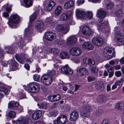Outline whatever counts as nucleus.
I'll use <instances>...</instances> for the list:
<instances>
[{
	"label": "nucleus",
	"mask_w": 124,
	"mask_h": 124,
	"mask_svg": "<svg viewBox=\"0 0 124 124\" xmlns=\"http://www.w3.org/2000/svg\"><path fill=\"white\" fill-rule=\"evenodd\" d=\"M55 29L58 33L62 35L67 33L69 31L70 28L68 25L63 23L57 25Z\"/></svg>",
	"instance_id": "1"
},
{
	"label": "nucleus",
	"mask_w": 124,
	"mask_h": 124,
	"mask_svg": "<svg viewBox=\"0 0 124 124\" xmlns=\"http://www.w3.org/2000/svg\"><path fill=\"white\" fill-rule=\"evenodd\" d=\"M20 22V18L18 15L16 14H12L8 19V22L10 27L12 28L16 27L15 24L17 23Z\"/></svg>",
	"instance_id": "2"
},
{
	"label": "nucleus",
	"mask_w": 124,
	"mask_h": 124,
	"mask_svg": "<svg viewBox=\"0 0 124 124\" xmlns=\"http://www.w3.org/2000/svg\"><path fill=\"white\" fill-rule=\"evenodd\" d=\"M87 104V105L85 106L84 108V112L81 114V115L82 116L83 118L87 119H89V117L90 116L88 112L92 109L93 107V105L91 104H89L88 103Z\"/></svg>",
	"instance_id": "3"
},
{
	"label": "nucleus",
	"mask_w": 124,
	"mask_h": 124,
	"mask_svg": "<svg viewBox=\"0 0 124 124\" xmlns=\"http://www.w3.org/2000/svg\"><path fill=\"white\" fill-rule=\"evenodd\" d=\"M31 120L29 118L23 117L22 116L19 117L16 121H13V124H30Z\"/></svg>",
	"instance_id": "4"
},
{
	"label": "nucleus",
	"mask_w": 124,
	"mask_h": 124,
	"mask_svg": "<svg viewBox=\"0 0 124 124\" xmlns=\"http://www.w3.org/2000/svg\"><path fill=\"white\" fill-rule=\"evenodd\" d=\"M32 32V30L29 27L25 29L24 34V38L26 39V40H25V43L29 42L32 40L31 33Z\"/></svg>",
	"instance_id": "5"
},
{
	"label": "nucleus",
	"mask_w": 124,
	"mask_h": 124,
	"mask_svg": "<svg viewBox=\"0 0 124 124\" xmlns=\"http://www.w3.org/2000/svg\"><path fill=\"white\" fill-rule=\"evenodd\" d=\"M40 87L38 84L36 82L31 83L29 84V90L30 92L33 93L38 92Z\"/></svg>",
	"instance_id": "6"
},
{
	"label": "nucleus",
	"mask_w": 124,
	"mask_h": 124,
	"mask_svg": "<svg viewBox=\"0 0 124 124\" xmlns=\"http://www.w3.org/2000/svg\"><path fill=\"white\" fill-rule=\"evenodd\" d=\"M52 77L48 74L44 75L41 78V82L44 84L48 85L51 84L52 82Z\"/></svg>",
	"instance_id": "7"
},
{
	"label": "nucleus",
	"mask_w": 124,
	"mask_h": 124,
	"mask_svg": "<svg viewBox=\"0 0 124 124\" xmlns=\"http://www.w3.org/2000/svg\"><path fill=\"white\" fill-rule=\"evenodd\" d=\"M67 118L66 116L61 115L58 117L57 120L54 121V124H65L67 122Z\"/></svg>",
	"instance_id": "8"
},
{
	"label": "nucleus",
	"mask_w": 124,
	"mask_h": 124,
	"mask_svg": "<svg viewBox=\"0 0 124 124\" xmlns=\"http://www.w3.org/2000/svg\"><path fill=\"white\" fill-rule=\"evenodd\" d=\"M116 39L117 40L116 42L119 46H121L124 44V36L119 31L117 32L115 36Z\"/></svg>",
	"instance_id": "9"
},
{
	"label": "nucleus",
	"mask_w": 124,
	"mask_h": 124,
	"mask_svg": "<svg viewBox=\"0 0 124 124\" xmlns=\"http://www.w3.org/2000/svg\"><path fill=\"white\" fill-rule=\"evenodd\" d=\"M61 72L62 73L71 75L73 73V71L69 67L68 65H66L61 68Z\"/></svg>",
	"instance_id": "10"
},
{
	"label": "nucleus",
	"mask_w": 124,
	"mask_h": 124,
	"mask_svg": "<svg viewBox=\"0 0 124 124\" xmlns=\"http://www.w3.org/2000/svg\"><path fill=\"white\" fill-rule=\"evenodd\" d=\"M72 14V12L70 11H68L62 13L60 16L61 20L63 21H66L70 18Z\"/></svg>",
	"instance_id": "11"
},
{
	"label": "nucleus",
	"mask_w": 124,
	"mask_h": 124,
	"mask_svg": "<svg viewBox=\"0 0 124 124\" xmlns=\"http://www.w3.org/2000/svg\"><path fill=\"white\" fill-rule=\"evenodd\" d=\"M93 42L96 46H100L103 44V40L102 38L98 37H95L93 39Z\"/></svg>",
	"instance_id": "12"
},
{
	"label": "nucleus",
	"mask_w": 124,
	"mask_h": 124,
	"mask_svg": "<svg viewBox=\"0 0 124 124\" xmlns=\"http://www.w3.org/2000/svg\"><path fill=\"white\" fill-rule=\"evenodd\" d=\"M56 36L55 34L51 31L47 32L45 34V37L47 40L51 41L56 38Z\"/></svg>",
	"instance_id": "13"
},
{
	"label": "nucleus",
	"mask_w": 124,
	"mask_h": 124,
	"mask_svg": "<svg viewBox=\"0 0 124 124\" xmlns=\"http://www.w3.org/2000/svg\"><path fill=\"white\" fill-rule=\"evenodd\" d=\"M70 54L73 56H79L82 52L81 49L78 48H73L70 50Z\"/></svg>",
	"instance_id": "14"
},
{
	"label": "nucleus",
	"mask_w": 124,
	"mask_h": 124,
	"mask_svg": "<svg viewBox=\"0 0 124 124\" xmlns=\"http://www.w3.org/2000/svg\"><path fill=\"white\" fill-rule=\"evenodd\" d=\"M25 54L24 53H20V55L16 54L15 56L16 60L21 63H23L25 58Z\"/></svg>",
	"instance_id": "15"
},
{
	"label": "nucleus",
	"mask_w": 124,
	"mask_h": 124,
	"mask_svg": "<svg viewBox=\"0 0 124 124\" xmlns=\"http://www.w3.org/2000/svg\"><path fill=\"white\" fill-rule=\"evenodd\" d=\"M88 71V70L86 68H81L77 70V74L78 76H83L87 74Z\"/></svg>",
	"instance_id": "16"
},
{
	"label": "nucleus",
	"mask_w": 124,
	"mask_h": 124,
	"mask_svg": "<svg viewBox=\"0 0 124 124\" xmlns=\"http://www.w3.org/2000/svg\"><path fill=\"white\" fill-rule=\"evenodd\" d=\"M79 117V113L76 111L73 112L70 114V120L71 121L76 120Z\"/></svg>",
	"instance_id": "17"
},
{
	"label": "nucleus",
	"mask_w": 124,
	"mask_h": 124,
	"mask_svg": "<svg viewBox=\"0 0 124 124\" xmlns=\"http://www.w3.org/2000/svg\"><path fill=\"white\" fill-rule=\"evenodd\" d=\"M82 47L85 49L92 50L94 48L93 46L89 42H85L82 45Z\"/></svg>",
	"instance_id": "18"
},
{
	"label": "nucleus",
	"mask_w": 124,
	"mask_h": 124,
	"mask_svg": "<svg viewBox=\"0 0 124 124\" xmlns=\"http://www.w3.org/2000/svg\"><path fill=\"white\" fill-rule=\"evenodd\" d=\"M82 32L84 34L89 36L91 34L92 31L90 28L85 26L82 29Z\"/></svg>",
	"instance_id": "19"
},
{
	"label": "nucleus",
	"mask_w": 124,
	"mask_h": 124,
	"mask_svg": "<svg viewBox=\"0 0 124 124\" xmlns=\"http://www.w3.org/2000/svg\"><path fill=\"white\" fill-rule=\"evenodd\" d=\"M77 40V39L75 36H71L68 39L67 44L69 45H73L76 42Z\"/></svg>",
	"instance_id": "20"
},
{
	"label": "nucleus",
	"mask_w": 124,
	"mask_h": 124,
	"mask_svg": "<svg viewBox=\"0 0 124 124\" xmlns=\"http://www.w3.org/2000/svg\"><path fill=\"white\" fill-rule=\"evenodd\" d=\"M76 14L78 18H83L85 17V13L78 9H76Z\"/></svg>",
	"instance_id": "21"
},
{
	"label": "nucleus",
	"mask_w": 124,
	"mask_h": 124,
	"mask_svg": "<svg viewBox=\"0 0 124 124\" xmlns=\"http://www.w3.org/2000/svg\"><path fill=\"white\" fill-rule=\"evenodd\" d=\"M44 26V24L42 21H37L35 26V28L37 30L40 31L42 29Z\"/></svg>",
	"instance_id": "22"
},
{
	"label": "nucleus",
	"mask_w": 124,
	"mask_h": 124,
	"mask_svg": "<svg viewBox=\"0 0 124 124\" xmlns=\"http://www.w3.org/2000/svg\"><path fill=\"white\" fill-rule=\"evenodd\" d=\"M41 115V112L40 111H38L34 112L32 115V117L33 119L37 120L39 119Z\"/></svg>",
	"instance_id": "23"
},
{
	"label": "nucleus",
	"mask_w": 124,
	"mask_h": 124,
	"mask_svg": "<svg viewBox=\"0 0 124 124\" xmlns=\"http://www.w3.org/2000/svg\"><path fill=\"white\" fill-rule=\"evenodd\" d=\"M10 64L12 66L11 70H15L16 67L18 65V63L15 60L14 57H13L11 59L10 63Z\"/></svg>",
	"instance_id": "24"
},
{
	"label": "nucleus",
	"mask_w": 124,
	"mask_h": 124,
	"mask_svg": "<svg viewBox=\"0 0 124 124\" xmlns=\"http://www.w3.org/2000/svg\"><path fill=\"white\" fill-rule=\"evenodd\" d=\"M95 86V88L97 89L102 90L103 89V85L102 82L97 81Z\"/></svg>",
	"instance_id": "25"
},
{
	"label": "nucleus",
	"mask_w": 124,
	"mask_h": 124,
	"mask_svg": "<svg viewBox=\"0 0 124 124\" xmlns=\"http://www.w3.org/2000/svg\"><path fill=\"white\" fill-rule=\"evenodd\" d=\"M74 3L73 1L70 0L67 2L64 5V8L67 9L70 7H72L74 5Z\"/></svg>",
	"instance_id": "26"
},
{
	"label": "nucleus",
	"mask_w": 124,
	"mask_h": 124,
	"mask_svg": "<svg viewBox=\"0 0 124 124\" xmlns=\"http://www.w3.org/2000/svg\"><path fill=\"white\" fill-rule=\"evenodd\" d=\"M115 108L118 110H122L124 108V103L122 102L117 103L115 106Z\"/></svg>",
	"instance_id": "27"
},
{
	"label": "nucleus",
	"mask_w": 124,
	"mask_h": 124,
	"mask_svg": "<svg viewBox=\"0 0 124 124\" xmlns=\"http://www.w3.org/2000/svg\"><path fill=\"white\" fill-rule=\"evenodd\" d=\"M97 15L98 17L104 18L105 17L106 13L104 10H100L98 12Z\"/></svg>",
	"instance_id": "28"
},
{
	"label": "nucleus",
	"mask_w": 124,
	"mask_h": 124,
	"mask_svg": "<svg viewBox=\"0 0 124 124\" xmlns=\"http://www.w3.org/2000/svg\"><path fill=\"white\" fill-rule=\"evenodd\" d=\"M24 40L22 39L21 38L19 39V41L18 42L17 44L16 45H17V46L19 47H23L24 46L25 44L26 43H25V40H26L24 38Z\"/></svg>",
	"instance_id": "29"
},
{
	"label": "nucleus",
	"mask_w": 124,
	"mask_h": 124,
	"mask_svg": "<svg viewBox=\"0 0 124 124\" xmlns=\"http://www.w3.org/2000/svg\"><path fill=\"white\" fill-rule=\"evenodd\" d=\"M18 105L17 102H15L13 101L9 102L8 104V108H13L16 107Z\"/></svg>",
	"instance_id": "30"
},
{
	"label": "nucleus",
	"mask_w": 124,
	"mask_h": 124,
	"mask_svg": "<svg viewBox=\"0 0 124 124\" xmlns=\"http://www.w3.org/2000/svg\"><path fill=\"white\" fill-rule=\"evenodd\" d=\"M25 4V7L26 8L30 7L32 5L33 1L32 0H23Z\"/></svg>",
	"instance_id": "31"
},
{
	"label": "nucleus",
	"mask_w": 124,
	"mask_h": 124,
	"mask_svg": "<svg viewBox=\"0 0 124 124\" xmlns=\"http://www.w3.org/2000/svg\"><path fill=\"white\" fill-rule=\"evenodd\" d=\"M55 5V3L52 1H50L48 6L46 7L47 10L48 11H50L52 9L53 7Z\"/></svg>",
	"instance_id": "32"
},
{
	"label": "nucleus",
	"mask_w": 124,
	"mask_h": 124,
	"mask_svg": "<svg viewBox=\"0 0 124 124\" xmlns=\"http://www.w3.org/2000/svg\"><path fill=\"white\" fill-rule=\"evenodd\" d=\"M62 8L60 6H57L55 8V13L57 16L59 15L62 12Z\"/></svg>",
	"instance_id": "33"
},
{
	"label": "nucleus",
	"mask_w": 124,
	"mask_h": 124,
	"mask_svg": "<svg viewBox=\"0 0 124 124\" xmlns=\"http://www.w3.org/2000/svg\"><path fill=\"white\" fill-rule=\"evenodd\" d=\"M38 15V12L37 13L36 12H34L32 15L30 16V21L31 22H33L35 19L36 18Z\"/></svg>",
	"instance_id": "34"
},
{
	"label": "nucleus",
	"mask_w": 124,
	"mask_h": 124,
	"mask_svg": "<svg viewBox=\"0 0 124 124\" xmlns=\"http://www.w3.org/2000/svg\"><path fill=\"white\" fill-rule=\"evenodd\" d=\"M49 51L56 55H58L59 52V49L55 48H51L49 49Z\"/></svg>",
	"instance_id": "35"
},
{
	"label": "nucleus",
	"mask_w": 124,
	"mask_h": 124,
	"mask_svg": "<svg viewBox=\"0 0 124 124\" xmlns=\"http://www.w3.org/2000/svg\"><path fill=\"white\" fill-rule=\"evenodd\" d=\"M104 56L108 60L111 58L113 56L112 53H108L103 52Z\"/></svg>",
	"instance_id": "36"
},
{
	"label": "nucleus",
	"mask_w": 124,
	"mask_h": 124,
	"mask_svg": "<svg viewBox=\"0 0 124 124\" xmlns=\"http://www.w3.org/2000/svg\"><path fill=\"white\" fill-rule=\"evenodd\" d=\"M60 57L61 58L64 59L69 58V56L67 53L65 52H62L60 54Z\"/></svg>",
	"instance_id": "37"
},
{
	"label": "nucleus",
	"mask_w": 124,
	"mask_h": 124,
	"mask_svg": "<svg viewBox=\"0 0 124 124\" xmlns=\"http://www.w3.org/2000/svg\"><path fill=\"white\" fill-rule=\"evenodd\" d=\"M93 15L92 12L87 11L85 13V17L86 16L89 19H91L93 17Z\"/></svg>",
	"instance_id": "38"
},
{
	"label": "nucleus",
	"mask_w": 124,
	"mask_h": 124,
	"mask_svg": "<svg viewBox=\"0 0 124 124\" xmlns=\"http://www.w3.org/2000/svg\"><path fill=\"white\" fill-rule=\"evenodd\" d=\"M89 69L90 71L93 73H95L97 72L98 71V68L96 66H95L93 67H90Z\"/></svg>",
	"instance_id": "39"
},
{
	"label": "nucleus",
	"mask_w": 124,
	"mask_h": 124,
	"mask_svg": "<svg viewBox=\"0 0 124 124\" xmlns=\"http://www.w3.org/2000/svg\"><path fill=\"white\" fill-rule=\"evenodd\" d=\"M55 43L58 45H61L63 44L64 42V40L62 39H56L55 41Z\"/></svg>",
	"instance_id": "40"
},
{
	"label": "nucleus",
	"mask_w": 124,
	"mask_h": 124,
	"mask_svg": "<svg viewBox=\"0 0 124 124\" xmlns=\"http://www.w3.org/2000/svg\"><path fill=\"white\" fill-rule=\"evenodd\" d=\"M108 4L107 5L106 8L107 9H112L114 6L113 3L110 2L109 1L108 2Z\"/></svg>",
	"instance_id": "41"
},
{
	"label": "nucleus",
	"mask_w": 124,
	"mask_h": 124,
	"mask_svg": "<svg viewBox=\"0 0 124 124\" xmlns=\"http://www.w3.org/2000/svg\"><path fill=\"white\" fill-rule=\"evenodd\" d=\"M46 20L47 23H49V24L52 26H54L55 25V23L54 20H52L50 17L46 18Z\"/></svg>",
	"instance_id": "42"
},
{
	"label": "nucleus",
	"mask_w": 124,
	"mask_h": 124,
	"mask_svg": "<svg viewBox=\"0 0 124 124\" xmlns=\"http://www.w3.org/2000/svg\"><path fill=\"white\" fill-rule=\"evenodd\" d=\"M38 105L40 109L44 108L47 105V104L46 102H43L40 104L38 103Z\"/></svg>",
	"instance_id": "43"
},
{
	"label": "nucleus",
	"mask_w": 124,
	"mask_h": 124,
	"mask_svg": "<svg viewBox=\"0 0 124 124\" xmlns=\"http://www.w3.org/2000/svg\"><path fill=\"white\" fill-rule=\"evenodd\" d=\"M16 112L14 111H11L9 113V116L11 118H15L16 116Z\"/></svg>",
	"instance_id": "44"
},
{
	"label": "nucleus",
	"mask_w": 124,
	"mask_h": 124,
	"mask_svg": "<svg viewBox=\"0 0 124 124\" xmlns=\"http://www.w3.org/2000/svg\"><path fill=\"white\" fill-rule=\"evenodd\" d=\"M113 48L110 47H106L104 49V52L108 53H112V50Z\"/></svg>",
	"instance_id": "45"
},
{
	"label": "nucleus",
	"mask_w": 124,
	"mask_h": 124,
	"mask_svg": "<svg viewBox=\"0 0 124 124\" xmlns=\"http://www.w3.org/2000/svg\"><path fill=\"white\" fill-rule=\"evenodd\" d=\"M105 97L103 95L100 96H99L98 101L100 103H101L104 101L106 100Z\"/></svg>",
	"instance_id": "46"
},
{
	"label": "nucleus",
	"mask_w": 124,
	"mask_h": 124,
	"mask_svg": "<svg viewBox=\"0 0 124 124\" xmlns=\"http://www.w3.org/2000/svg\"><path fill=\"white\" fill-rule=\"evenodd\" d=\"M5 50L8 53L12 54L13 52V49L12 48L9 47H8L6 48Z\"/></svg>",
	"instance_id": "47"
},
{
	"label": "nucleus",
	"mask_w": 124,
	"mask_h": 124,
	"mask_svg": "<svg viewBox=\"0 0 124 124\" xmlns=\"http://www.w3.org/2000/svg\"><path fill=\"white\" fill-rule=\"evenodd\" d=\"M0 90L4 93L5 94H7L8 91L6 88L5 87H0Z\"/></svg>",
	"instance_id": "48"
},
{
	"label": "nucleus",
	"mask_w": 124,
	"mask_h": 124,
	"mask_svg": "<svg viewBox=\"0 0 124 124\" xmlns=\"http://www.w3.org/2000/svg\"><path fill=\"white\" fill-rule=\"evenodd\" d=\"M122 10L120 9L116 11L115 14L117 17H119L122 16Z\"/></svg>",
	"instance_id": "49"
},
{
	"label": "nucleus",
	"mask_w": 124,
	"mask_h": 124,
	"mask_svg": "<svg viewBox=\"0 0 124 124\" xmlns=\"http://www.w3.org/2000/svg\"><path fill=\"white\" fill-rule=\"evenodd\" d=\"M88 82H91L95 80V77L92 76H88L87 78Z\"/></svg>",
	"instance_id": "50"
},
{
	"label": "nucleus",
	"mask_w": 124,
	"mask_h": 124,
	"mask_svg": "<svg viewBox=\"0 0 124 124\" xmlns=\"http://www.w3.org/2000/svg\"><path fill=\"white\" fill-rule=\"evenodd\" d=\"M54 102L59 101L60 99V96L59 95H54Z\"/></svg>",
	"instance_id": "51"
},
{
	"label": "nucleus",
	"mask_w": 124,
	"mask_h": 124,
	"mask_svg": "<svg viewBox=\"0 0 124 124\" xmlns=\"http://www.w3.org/2000/svg\"><path fill=\"white\" fill-rule=\"evenodd\" d=\"M48 100L50 102H54V95H51V96H49L48 97Z\"/></svg>",
	"instance_id": "52"
},
{
	"label": "nucleus",
	"mask_w": 124,
	"mask_h": 124,
	"mask_svg": "<svg viewBox=\"0 0 124 124\" xmlns=\"http://www.w3.org/2000/svg\"><path fill=\"white\" fill-rule=\"evenodd\" d=\"M48 73L49 74H48L49 76H51L52 77V76L54 75L55 74V71L54 70H52L49 71L48 72Z\"/></svg>",
	"instance_id": "53"
},
{
	"label": "nucleus",
	"mask_w": 124,
	"mask_h": 124,
	"mask_svg": "<svg viewBox=\"0 0 124 124\" xmlns=\"http://www.w3.org/2000/svg\"><path fill=\"white\" fill-rule=\"evenodd\" d=\"M89 63L88 64L89 65H94L95 64V61L93 59H89Z\"/></svg>",
	"instance_id": "54"
},
{
	"label": "nucleus",
	"mask_w": 124,
	"mask_h": 124,
	"mask_svg": "<svg viewBox=\"0 0 124 124\" xmlns=\"http://www.w3.org/2000/svg\"><path fill=\"white\" fill-rule=\"evenodd\" d=\"M39 78L40 77L39 75L35 74L34 75L33 79L35 81H38L39 79Z\"/></svg>",
	"instance_id": "55"
},
{
	"label": "nucleus",
	"mask_w": 124,
	"mask_h": 124,
	"mask_svg": "<svg viewBox=\"0 0 124 124\" xmlns=\"http://www.w3.org/2000/svg\"><path fill=\"white\" fill-rule=\"evenodd\" d=\"M104 23V21H103V20L101 19L100 20L99 22L98 23L97 25L99 26H101Z\"/></svg>",
	"instance_id": "56"
},
{
	"label": "nucleus",
	"mask_w": 124,
	"mask_h": 124,
	"mask_svg": "<svg viewBox=\"0 0 124 124\" xmlns=\"http://www.w3.org/2000/svg\"><path fill=\"white\" fill-rule=\"evenodd\" d=\"M89 58H85L83 60V62L86 64H88Z\"/></svg>",
	"instance_id": "57"
},
{
	"label": "nucleus",
	"mask_w": 124,
	"mask_h": 124,
	"mask_svg": "<svg viewBox=\"0 0 124 124\" xmlns=\"http://www.w3.org/2000/svg\"><path fill=\"white\" fill-rule=\"evenodd\" d=\"M115 75L117 77H119L121 76L122 75V73L121 71H116L115 73Z\"/></svg>",
	"instance_id": "58"
},
{
	"label": "nucleus",
	"mask_w": 124,
	"mask_h": 124,
	"mask_svg": "<svg viewBox=\"0 0 124 124\" xmlns=\"http://www.w3.org/2000/svg\"><path fill=\"white\" fill-rule=\"evenodd\" d=\"M80 87L81 86L80 85H75V89L74 90V91L75 92H76L79 89Z\"/></svg>",
	"instance_id": "59"
},
{
	"label": "nucleus",
	"mask_w": 124,
	"mask_h": 124,
	"mask_svg": "<svg viewBox=\"0 0 124 124\" xmlns=\"http://www.w3.org/2000/svg\"><path fill=\"white\" fill-rule=\"evenodd\" d=\"M85 0H79L77 1V4L78 5H79L80 4H83L84 3Z\"/></svg>",
	"instance_id": "60"
},
{
	"label": "nucleus",
	"mask_w": 124,
	"mask_h": 124,
	"mask_svg": "<svg viewBox=\"0 0 124 124\" xmlns=\"http://www.w3.org/2000/svg\"><path fill=\"white\" fill-rule=\"evenodd\" d=\"M18 108V110L19 112H21L23 111V109L22 106L19 105Z\"/></svg>",
	"instance_id": "61"
},
{
	"label": "nucleus",
	"mask_w": 124,
	"mask_h": 124,
	"mask_svg": "<svg viewBox=\"0 0 124 124\" xmlns=\"http://www.w3.org/2000/svg\"><path fill=\"white\" fill-rule=\"evenodd\" d=\"M101 124H110L108 121L107 119H104L102 121Z\"/></svg>",
	"instance_id": "62"
},
{
	"label": "nucleus",
	"mask_w": 124,
	"mask_h": 124,
	"mask_svg": "<svg viewBox=\"0 0 124 124\" xmlns=\"http://www.w3.org/2000/svg\"><path fill=\"white\" fill-rule=\"evenodd\" d=\"M114 67H111L108 69V73H110L111 72H113V70Z\"/></svg>",
	"instance_id": "63"
},
{
	"label": "nucleus",
	"mask_w": 124,
	"mask_h": 124,
	"mask_svg": "<svg viewBox=\"0 0 124 124\" xmlns=\"http://www.w3.org/2000/svg\"><path fill=\"white\" fill-rule=\"evenodd\" d=\"M3 16L4 17H7L8 16L9 14L8 13L6 12H4L3 13Z\"/></svg>",
	"instance_id": "64"
}]
</instances>
